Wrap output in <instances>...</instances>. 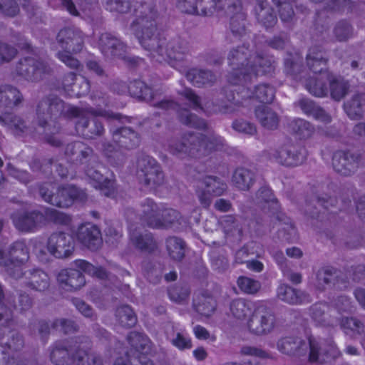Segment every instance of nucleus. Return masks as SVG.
<instances>
[{"mask_svg": "<svg viewBox=\"0 0 365 365\" xmlns=\"http://www.w3.org/2000/svg\"><path fill=\"white\" fill-rule=\"evenodd\" d=\"M36 121L46 135L59 131L61 121L64 118H76V130L86 138H93L104 133L101 122L96 117L102 116L108 120H121L120 113H115L101 108H78L66 104L56 96H50L41 99L37 104Z\"/></svg>", "mask_w": 365, "mask_h": 365, "instance_id": "nucleus-1", "label": "nucleus"}, {"mask_svg": "<svg viewBox=\"0 0 365 365\" xmlns=\"http://www.w3.org/2000/svg\"><path fill=\"white\" fill-rule=\"evenodd\" d=\"M160 23L159 12L151 15L149 20L142 19L135 29L137 39L157 61H165L173 68L182 71L190 64L189 43L180 36L169 38L160 36L158 32Z\"/></svg>", "mask_w": 365, "mask_h": 365, "instance_id": "nucleus-2", "label": "nucleus"}, {"mask_svg": "<svg viewBox=\"0 0 365 365\" xmlns=\"http://www.w3.org/2000/svg\"><path fill=\"white\" fill-rule=\"evenodd\" d=\"M242 82L237 90H231L230 93L226 94V101H222L220 104L215 105L212 103L207 102L204 106L200 103L199 97L195 95L190 88H185L180 92V94L188 100L195 108L204 110L205 112L230 113L235 111L240 106L244 104V101L250 98H255L259 102L264 103H271L274 98V88L269 84H259L255 87L254 91H250Z\"/></svg>", "mask_w": 365, "mask_h": 365, "instance_id": "nucleus-3", "label": "nucleus"}, {"mask_svg": "<svg viewBox=\"0 0 365 365\" xmlns=\"http://www.w3.org/2000/svg\"><path fill=\"white\" fill-rule=\"evenodd\" d=\"M227 60L232 69L227 81L232 85L250 82L256 76L269 73L274 68V61L272 57L259 55L245 44L232 48Z\"/></svg>", "mask_w": 365, "mask_h": 365, "instance_id": "nucleus-4", "label": "nucleus"}, {"mask_svg": "<svg viewBox=\"0 0 365 365\" xmlns=\"http://www.w3.org/2000/svg\"><path fill=\"white\" fill-rule=\"evenodd\" d=\"M223 140L215 135L205 136L200 133H188L180 139L173 138L168 140V148L170 153L180 158L189 155L200 158L220 149Z\"/></svg>", "mask_w": 365, "mask_h": 365, "instance_id": "nucleus-5", "label": "nucleus"}, {"mask_svg": "<svg viewBox=\"0 0 365 365\" xmlns=\"http://www.w3.org/2000/svg\"><path fill=\"white\" fill-rule=\"evenodd\" d=\"M325 53L317 47L311 48L307 55V64L313 76L306 79L304 86L313 96L324 97L329 92L328 85L331 81V73L326 69Z\"/></svg>", "mask_w": 365, "mask_h": 365, "instance_id": "nucleus-6", "label": "nucleus"}, {"mask_svg": "<svg viewBox=\"0 0 365 365\" xmlns=\"http://www.w3.org/2000/svg\"><path fill=\"white\" fill-rule=\"evenodd\" d=\"M102 2L110 12L126 14L133 10L135 17L130 24V29L136 38L135 29L142 19L149 20L151 15L158 13L155 0H102Z\"/></svg>", "mask_w": 365, "mask_h": 365, "instance_id": "nucleus-7", "label": "nucleus"}, {"mask_svg": "<svg viewBox=\"0 0 365 365\" xmlns=\"http://www.w3.org/2000/svg\"><path fill=\"white\" fill-rule=\"evenodd\" d=\"M142 96H138L148 102H150L152 105L158 108L165 110H177L180 120L190 127L197 128H205L206 123L204 120L199 118L197 115L191 114L189 110H178L179 106L170 99H161L162 92L159 90H153L144 83V88H140Z\"/></svg>", "mask_w": 365, "mask_h": 365, "instance_id": "nucleus-8", "label": "nucleus"}, {"mask_svg": "<svg viewBox=\"0 0 365 365\" xmlns=\"http://www.w3.org/2000/svg\"><path fill=\"white\" fill-rule=\"evenodd\" d=\"M42 199L59 207H68L76 200L83 202L87 199V194L83 190L73 185L55 188L52 183H45L39 188Z\"/></svg>", "mask_w": 365, "mask_h": 365, "instance_id": "nucleus-9", "label": "nucleus"}, {"mask_svg": "<svg viewBox=\"0 0 365 365\" xmlns=\"http://www.w3.org/2000/svg\"><path fill=\"white\" fill-rule=\"evenodd\" d=\"M29 249L24 241H16L6 254L0 245V266L4 267L12 277L22 275V265L28 260Z\"/></svg>", "mask_w": 365, "mask_h": 365, "instance_id": "nucleus-10", "label": "nucleus"}, {"mask_svg": "<svg viewBox=\"0 0 365 365\" xmlns=\"http://www.w3.org/2000/svg\"><path fill=\"white\" fill-rule=\"evenodd\" d=\"M136 168L140 182L148 188L154 189L164 182V174L154 158L140 155L137 159Z\"/></svg>", "mask_w": 365, "mask_h": 365, "instance_id": "nucleus-11", "label": "nucleus"}, {"mask_svg": "<svg viewBox=\"0 0 365 365\" xmlns=\"http://www.w3.org/2000/svg\"><path fill=\"white\" fill-rule=\"evenodd\" d=\"M52 68L46 60L38 56H27L17 63L15 73L24 79L36 82L51 73Z\"/></svg>", "mask_w": 365, "mask_h": 365, "instance_id": "nucleus-12", "label": "nucleus"}, {"mask_svg": "<svg viewBox=\"0 0 365 365\" xmlns=\"http://www.w3.org/2000/svg\"><path fill=\"white\" fill-rule=\"evenodd\" d=\"M275 324V317L272 310L262 302L256 303L251 317L247 321L250 331L256 335L270 333Z\"/></svg>", "mask_w": 365, "mask_h": 365, "instance_id": "nucleus-13", "label": "nucleus"}, {"mask_svg": "<svg viewBox=\"0 0 365 365\" xmlns=\"http://www.w3.org/2000/svg\"><path fill=\"white\" fill-rule=\"evenodd\" d=\"M272 160L286 167L302 165L306 159L305 150L294 144H285L269 154Z\"/></svg>", "mask_w": 365, "mask_h": 365, "instance_id": "nucleus-14", "label": "nucleus"}, {"mask_svg": "<svg viewBox=\"0 0 365 365\" xmlns=\"http://www.w3.org/2000/svg\"><path fill=\"white\" fill-rule=\"evenodd\" d=\"M46 248L48 252L56 258L69 257L74 250L73 237L65 232L52 233L48 238Z\"/></svg>", "mask_w": 365, "mask_h": 365, "instance_id": "nucleus-15", "label": "nucleus"}, {"mask_svg": "<svg viewBox=\"0 0 365 365\" xmlns=\"http://www.w3.org/2000/svg\"><path fill=\"white\" fill-rule=\"evenodd\" d=\"M202 187L197 190V197L201 205L208 207L213 197L222 195L227 190V185L220 178L206 176L202 181Z\"/></svg>", "mask_w": 365, "mask_h": 365, "instance_id": "nucleus-16", "label": "nucleus"}, {"mask_svg": "<svg viewBox=\"0 0 365 365\" xmlns=\"http://www.w3.org/2000/svg\"><path fill=\"white\" fill-rule=\"evenodd\" d=\"M361 161V155L350 151L338 150L332 157L334 170L344 176L354 174L358 169Z\"/></svg>", "mask_w": 365, "mask_h": 365, "instance_id": "nucleus-17", "label": "nucleus"}, {"mask_svg": "<svg viewBox=\"0 0 365 365\" xmlns=\"http://www.w3.org/2000/svg\"><path fill=\"white\" fill-rule=\"evenodd\" d=\"M58 46L68 52L78 53L84 44V36L81 31L76 28H63L57 34Z\"/></svg>", "mask_w": 365, "mask_h": 365, "instance_id": "nucleus-18", "label": "nucleus"}, {"mask_svg": "<svg viewBox=\"0 0 365 365\" xmlns=\"http://www.w3.org/2000/svg\"><path fill=\"white\" fill-rule=\"evenodd\" d=\"M309 346L310 348L309 361L324 363L330 359H336L341 353L332 339H329L322 343L316 340L310 339Z\"/></svg>", "mask_w": 365, "mask_h": 365, "instance_id": "nucleus-19", "label": "nucleus"}, {"mask_svg": "<svg viewBox=\"0 0 365 365\" xmlns=\"http://www.w3.org/2000/svg\"><path fill=\"white\" fill-rule=\"evenodd\" d=\"M19 281V284L32 290L43 292L50 286V279L46 272L41 269H29L19 277H14Z\"/></svg>", "mask_w": 365, "mask_h": 365, "instance_id": "nucleus-20", "label": "nucleus"}, {"mask_svg": "<svg viewBox=\"0 0 365 365\" xmlns=\"http://www.w3.org/2000/svg\"><path fill=\"white\" fill-rule=\"evenodd\" d=\"M98 46L107 58H123L127 52V46L118 37L110 33L102 34L98 40Z\"/></svg>", "mask_w": 365, "mask_h": 365, "instance_id": "nucleus-21", "label": "nucleus"}, {"mask_svg": "<svg viewBox=\"0 0 365 365\" xmlns=\"http://www.w3.org/2000/svg\"><path fill=\"white\" fill-rule=\"evenodd\" d=\"M42 210L32 212L17 211L12 214L11 219L14 226L20 231L29 232L36 227L44 225Z\"/></svg>", "mask_w": 365, "mask_h": 365, "instance_id": "nucleus-22", "label": "nucleus"}, {"mask_svg": "<svg viewBox=\"0 0 365 365\" xmlns=\"http://www.w3.org/2000/svg\"><path fill=\"white\" fill-rule=\"evenodd\" d=\"M336 310L326 303H317L309 308V316L317 326L333 327L336 325L338 319Z\"/></svg>", "mask_w": 365, "mask_h": 365, "instance_id": "nucleus-23", "label": "nucleus"}, {"mask_svg": "<svg viewBox=\"0 0 365 365\" xmlns=\"http://www.w3.org/2000/svg\"><path fill=\"white\" fill-rule=\"evenodd\" d=\"M101 169L106 170L102 166L98 167V168H88L86 170V174L95 188L99 189L106 197H114L115 195V180L108 179L107 177L105 178Z\"/></svg>", "mask_w": 365, "mask_h": 365, "instance_id": "nucleus-24", "label": "nucleus"}, {"mask_svg": "<svg viewBox=\"0 0 365 365\" xmlns=\"http://www.w3.org/2000/svg\"><path fill=\"white\" fill-rule=\"evenodd\" d=\"M72 365H102L103 359L90 347V342L72 347Z\"/></svg>", "mask_w": 365, "mask_h": 365, "instance_id": "nucleus-25", "label": "nucleus"}, {"mask_svg": "<svg viewBox=\"0 0 365 365\" xmlns=\"http://www.w3.org/2000/svg\"><path fill=\"white\" fill-rule=\"evenodd\" d=\"M176 6L182 12L200 16L212 15V0H176Z\"/></svg>", "mask_w": 365, "mask_h": 365, "instance_id": "nucleus-26", "label": "nucleus"}, {"mask_svg": "<svg viewBox=\"0 0 365 365\" xmlns=\"http://www.w3.org/2000/svg\"><path fill=\"white\" fill-rule=\"evenodd\" d=\"M57 280L65 290L73 292L80 289L86 284L83 274L76 269H63L59 272Z\"/></svg>", "mask_w": 365, "mask_h": 365, "instance_id": "nucleus-27", "label": "nucleus"}, {"mask_svg": "<svg viewBox=\"0 0 365 365\" xmlns=\"http://www.w3.org/2000/svg\"><path fill=\"white\" fill-rule=\"evenodd\" d=\"M76 235L78 240L91 250H97L102 242L100 230L91 224L81 225Z\"/></svg>", "mask_w": 365, "mask_h": 365, "instance_id": "nucleus-28", "label": "nucleus"}, {"mask_svg": "<svg viewBox=\"0 0 365 365\" xmlns=\"http://www.w3.org/2000/svg\"><path fill=\"white\" fill-rule=\"evenodd\" d=\"M277 297L279 300L292 305L301 304L311 301L308 294L286 284H281L277 287Z\"/></svg>", "mask_w": 365, "mask_h": 365, "instance_id": "nucleus-29", "label": "nucleus"}, {"mask_svg": "<svg viewBox=\"0 0 365 365\" xmlns=\"http://www.w3.org/2000/svg\"><path fill=\"white\" fill-rule=\"evenodd\" d=\"M113 140L121 148L130 150L137 148L140 144L138 133L130 127H122L112 130Z\"/></svg>", "mask_w": 365, "mask_h": 365, "instance_id": "nucleus-30", "label": "nucleus"}, {"mask_svg": "<svg viewBox=\"0 0 365 365\" xmlns=\"http://www.w3.org/2000/svg\"><path fill=\"white\" fill-rule=\"evenodd\" d=\"M277 349L282 354L299 356L306 354L308 344L300 338L287 336L278 341Z\"/></svg>", "mask_w": 365, "mask_h": 365, "instance_id": "nucleus-31", "label": "nucleus"}, {"mask_svg": "<svg viewBox=\"0 0 365 365\" xmlns=\"http://www.w3.org/2000/svg\"><path fill=\"white\" fill-rule=\"evenodd\" d=\"M220 222L227 237L241 239L245 228V220L242 217L227 215L221 217Z\"/></svg>", "mask_w": 365, "mask_h": 365, "instance_id": "nucleus-32", "label": "nucleus"}, {"mask_svg": "<svg viewBox=\"0 0 365 365\" xmlns=\"http://www.w3.org/2000/svg\"><path fill=\"white\" fill-rule=\"evenodd\" d=\"M186 222V220L178 211L172 208L160 209V216H158V220L150 221V227L167 228L175 224L182 225Z\"/></svg>", "mask_w": 365, "mask_h": 365, "instance_id": "nucleus-33", "label": "nucleus"}, {"mask_svg": "<svg viewBox=\"0 0 365 365\" xmlns=\"http://www.w3.org/2000/svg\"><path fill=\"white\" fill-rule=\"evenodd\" d=\"M0 125L6 128L15 135L28 133L30 130L25 120L19 115L13 113H4L0 115Z\"/></svg>", "mask_w": 365, "mask_h": 365, "instance_id": "nucleus-34", "label": "nucleus"}, {"mask_svg": "<svg viewBox=\"0 0 365 365\" xmlns=\"http://www.w3.org/2000/svg\"><path fill=\"white\" fill-rule=\"evenodd\" d=\"M22 101L23 96L16 88L9 85L0 86V108L12 109Z\"/></svg>", "mask_w": 365, "mask_h": 365, "instance_id": "nucleus-35", "label": "nucleus"}, {"mask_svg": "<svg viewBox=\"0 0 365 365\" xmlns=\"http://www.w3.org/2000/svg\"><path fill=\"white\" fill-rule=\"evenodd\" d=\"M130 241L137 249L151 252L156 248V243L151 233L138 230H130Z\"/></svg>", "mask_w": 365, "mask_h": 365, "instance_id": "nucleus-36", "label": "nucleus"}, {"mask_svg": "<svg viewBox=\"0 0 365 365\" xmlns=\"http://www.w3.org/2000/svg\"><path fill=\"white\" fill-rule=\"evenodd\" d=\"M186 78L197 87L212 86L217 80L215 75L212 71L198 68L189 70L186 73Z\"/></svg>", "mask_w": 365, "mask_h": 365, "instance_id": "nucleus-37", "label": "nucleus"}, {"mask_svg": "<svg viewBox=\"0 0 365 365\" xmlns=\"http://www.w3.org/2000/svg\"><path fill=\"white\" fill-rule=\"evenodd\" d=\"M72 347L66 342H56L51 352V360L55 365H72Z\"/></svg>", "mask_w": 365, "mask_h": 365, "instance_id": "nucleus-38", "label": "nucleus"}, {"mask_svg": "<svg viewBox=\"0 0 365 365\" xmlns=\"http://www.w3.org/2000/svg\"><path fill=\"white\" fill-rule=\"evenodd\" d=\"M167 338L173 346L180 351L190 349L192 346V339L185 329L172 326V331L167 332Z\"/></svg>", "mask_w": 365, "mask_h": 365, "instance_id": "nucleus-39", "label": "nucleus"}, {"mask_svg": "<svg viewBox=\"0 0 365 365\" xmlns=\"http://www.w3.org/2000/svg\"><path fill=\"white\" fill-rule=\"evenodd\" d=\"M299 106L307 115L312 116L317 120L324 123H329L331 120V116L321 107L310 100L304 98L299 101Z\"/></svg>", "mask_w": 365, "mask_h": 365, "instance_id": "nucleus-40", "label": "nucleus"}, {"mask_svg": "<svg viewBox=\"0 0 365 365\" xmlns=\"http://www.w3.org/2000/svg\"><path fill=\"white\" fill-rule=\"evenodd\" d=\"M255 13L258 23L266 29L274 26L277 21L274 9L264 2L257 4Z\"/></svg>", "mask_w": 365, "mask_h": 365, "instance_id": "nucleus-41", "label": "nucleus"}, {"mask_svg": "<svg viewBox=\"0 0 365 365\" xmlns=\"http://www.w3.org/2000/svg\"><path fill=\"white\" fill-rule=\"evenodd\" d=\"M255 173L245 168H238L233 173L232 182L233 185L241 190H247L255 182Z\"/></svg>", "mask_w": 365, "mask_h": 365, "instance_id": "nucleus-42", "label": "nucleus"}, {"mask_svg": "<svg viewBox=\"0 0 365 365\" xmlns=\"http://www.w3.org/2000/svg\"><path fill=\"white\" fill-rule=\"evenodd\" d=\"M255 115L262 126L269 130L276 129L279 124V117L269 107L260 106L255 110Z\"/></svg>", "mask_w": 365, "mask_h": 365, "instance_id": "nucleus-43", "label": "nucleus"}, {"mask_svg": "<svg viewBox=\"0 0 365 365\" xmlns=\"http://www.w3.org/2000/svg\"><path fill=\"white\" fill-rule=\"evenodd\" d=\"M256 303L243 299H236L230 303V311L232 317L237 319H245L252 314Z\"/></svg>", "mask_w": 365, "mask_h": 365, "instance_id": "nucleus-44", "label": "nucleus"}, {"mask_svg": "<svg viewBox=\"0 0 365 365\" xmlns=\"http://www.w3.org/2000/svg\"><path fill=\"white\" fill-rule=\"evenodd\" d=\"M339 326L346 335H361L365 331L364 322L355 317H341Z\"/></svg>", "mask_w": 365, "mask_h": 365, "instance_id": "nucleus-45", "label": "nucleus"}, {"mask_svg": "<svg viewBox=\"0 0 365 365\" xmlns=\"http://www.w3.org/2000/svg\"><path fill=\"white\" fill-rule=\"evenodd\" d=\"M166 250L170 257L175 261H181L185 257V243L177 237L172 236L166 239Z\"/></svg>", "mask_w": 365, "mask_h": 365, "instance_id": "nucleus-46", "label": "nucleus"}, {"mask_svg": "<svg viewBox=\"0 0 365 365\" xmlns=\"http://www.w3.org/2000/svg\"><path fill=\"white\" fill-rule=\"evenodd\" d=\"M365 109V93L354 95L351 100L344 103V110L349 117L355 119Z\"/></svg>", "mask_w": 365, "mask_h": 365, "instance_id": "nucleus-47", "label": "nucleus"}, {"mask_svg": "<svg viewBox=\"0 0 365 365\" xmlns=\"http://www.w3.org/2000/svg\"><path fill=\"white\" fill-rule=\"evenodd\" d=\"M76 74L73 72H70L66 74L63 80L62 84L65 91H71L73 95L78 97L81 96L87 93L89 91L88 82L83 79L80 89L78 88V85L75 83Z\"/></svg>", "mask_w": 365, "mask_h": 365, "instance_id": "nucleus-48", "label": "nucleus"}, {"mask_svg": "<svg viewBox=\"0 0 365 365\" xmlns=\"http://www.w3.org/2000/svg\"><path fill=\"white\" fill-rule=\"evenodd\" d=\"M92 153V149L80 141L68 144L65 150L66 155L71 157L73 160L80 162L91 155Z\"/></svg>", "mask_w": 365, "mask_h": 365, "instance_id": "nucleus-49", "label": "nucleus"}, {"mask_svg": "<svg viewBox=\"0 0 365 365\" xmlns=\"http://www.w3.org/2000/svg\"><path fill=\"white\" fill-rule=\"evenodd\" d=\"M257 203L264 202L267 205L264 207V210H268L272 213L275 214L279 208L277 200L274 198L272 190L268 187H262L257 192Z\"/></svg>", "mask_w": 365, "mask_h": 365, "instance_id": "nucleus-50", "label": "nucleus"}, {"mask_svg": "<svg viewBox=\"0 0 365 365\" xmlns=\"http://www.w3.org/2000/svg\"><path fill=\"white\" fill-rule=\"evenodd\" d=\"M214 3V9L212 14L215 11H225L227 16L235 14V13L242 11L240 0H212Z\"/></svg>", "mask_w": 365, "mask_h": 365, "instance_id": "nucleus-51", "label": "nucleus"}, {"mask_svg": "<svg viewBox=\"0 0 365 365\" xmlns=\"http://www.w3.org/2000/svg\"><path fill=\"white\" fill-rule=\"evenodd\" d=\"M141 220L150 227V221L158 220L160 216V209L151 199H146L141 204Z\"/></svg>", "mask_w": 365, "mask_h": 365, "instance_id": "nucleus-52", "label": "nucleus"}, {"mask_svg": "<svg viewBox=\"0 0 365 365\" xmlns=\"http://www.w3.org/2000/svg\"><path fill=\"white\" fill-rule=\"evenodd\" d=\"M116 318L123 327L130 328L137 322V317L133 310L128 305H123L117 309Z\"/></svg>", "mask_w": 365, "mask_h": 365, "instance_id": "nucleus-53", "label": "nucleus"}, {"mask_svg": "<svg viewBox=\"0 0 365 365\" xmlns=\"http://www.w3.org/2000/svg\"><path fill=\"white\" fill-rule=\"evenodd\" d=\"M230 28L232 34L236 37H242L246 34V16L242 11L230 16Z\"/></svg>", "mask_w": 365, "mask_h": 365, "instance_id": "nucleus-54", "label": "nucleus"}, {"mask_svg": "<svg viewBox=\"0 0 365 365\" xmlns=\"http://www.w3.org/2000/svg\"><path fill=\"white\" fill-rule=\"evenodd\" d=\"M338 274L336 270L329 268H322L317 274L316 287L319 289H324L331 284H334Z\"/></svg>", "mask_w": 365, "mask_h": 365, "instance_id": "nucleus-55", "label": "nucleus"}, {"mask_svg": "<svg viewBox=\"0 0 365 365\" xmlns=\"http://www.w3.org/2000/svg\"><path fill=\"white\" fill-rule=\"evenodd\" d=\"M329 86L330 94L336 101H339L344 98L349 89L347 82L342 79L336 78L332 73L331 81H329Z\"/></svg>", "mask_w": 365, "mask_h": 365, "instance_id": "nucleus-56", "label": "nucleus"}, {"mask_svg": "<svg viewBox=\"0 0 365 365\" xmlns=\"http://www.w3.org/2000/svg\"><path fill=\"white\" fill-rule=\"evenodd\" d=\"M42 211L44 225L48 222H53L59 225H68L71 222V218L68 215L55 209L46 207L43 208Z\"/></svg>", "mask_w": 365, "mask_h": 365, "instance_id": "nucleus-57", "label": "nucleus"}, {"mask_svg": "<svg viewBox=\"0 0 365 365\" xmlns=\"http://www.w3.org/2000/svg\"><path fill=\"white\" fill-rule=\"evenodd\" d=\"M277 6L281 20L284 22H289L292 20L294 12L293 5L294 0H272Z\"/></svg>", "mask_w": 365, "mask_h": 365, "instance_id": "nucleus-58", "label": "nucleus"}, {"mask_svg": "<svg viewBox=\"0 0 365 365\" xmlns=\"http://www.w3.org/2000/svg\"><path fill=\"white\" fill-rule=\"evenodd\" d=\"M190 291L187 287L175 286L168 289V296L171 301L184 304L187 302Z\"/></svg>", "mask_w": 365, "mask_h": 365, "instance_id": "nucleus-59", "label": "nucleus"}, {"mask_svg": "<svg viewBox=\"0 0 365 365\" xmlns=\"http://www.w3.org/2000/svg\"><path fill=\"white\" fill-rule=\"evenodd\" d=\"M237 285L242 292L250 294L257 293L261 287L259 281L247 277H240L237 279Z\"/></svg>", "mask_w": 365, "mask_h": 365, "instance_id": "nucleus-60", "label": "nucleus"}, {"mask_svg": "<svg viewBox=\"0 0 365 365\" xmlns=\"http://www.w3.org/2000/svg\"><path fill=\"white\" fill-rule=\"evenodd\" d=\"M74 264L76 267L91 275L96 276L101 279H103L106 277V272L102 267H94L86 260L77 259L74 262Z\"/></svg>", "mask_w": 365, "mask_h": 365, "instance_id": "nucleus-61", "label": "nucleus"}, {"mask_svg": "<svg viewBox=\"0 0 365 365\" xmlns=\"http://www.w3.org/2000/svg\"><path fill=\"white\" fill-rule=\"evenodd\" d=\"M352 34V28L350 24L344 21H339L334 29V35L339 41L348 40Z\"/></svg>", "mask_w": 365, "mask_h": 365, "instance_id": "nucleus-62", "label": "nucleus"}, {"mask_svg": "<svg viewBox=\"0 0 365 365\" xmlns=\"http://www.w3.org/2000/svg\"><path fill=\"white\" fill-rule=\"evenodd\" d=\"M232 128L237 132L253 135L257 133L256 127L253 123L243 119H237L233 121Z\"/></svg>", "mask_w": 365, "mask_h": 365, "instance_id": "nucleus-63", "label": "nucleus"}, {"mask_svg": "<svg viewBox=\"0 0 365 365\" xmlns=\"http://www.w3.org/2000/svg\"><path fill=\"white\" fill-rule=\"evenodd\" d=\"M53 329L63 332L65 334L73 333L77 330V325L72 320L66 319H58L51 324Z\"/></svg>", "mask_w": 365, "mask_h": 365, "instance_id": "nucleus-64", "label": "nucleus"}]
</instances>
